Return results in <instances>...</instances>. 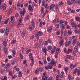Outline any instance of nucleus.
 I'll return each mask as SVG.
<instances>
[{
	"mask_svg": "<svg viewBox=\"0 0 80 80\" xmlns=\"http://www.w3.org/2000/svg\"><path fill=\"white\" fill-rule=\"evenodd\" d=\"M64 52L65 53H66V54H69L71 52H72V51H73V49H69L68 50V51H67L66 48H65L64 49Z\"/></svg>",
	"mask_w": 80,
	"mask_h": 80,
	"instance_id": "obj_1",
	"label": "nucleus"
},
{
	"mask_svg": "<svg viewBox=\"0 0 80 80\" xmlns=\"http://www.w3.org/2000/svg\"><path fill=\"white\" fill-rule=\"evenodd\" d=\"M34 8V7L33 6L30 5L28 6V10H29L30 11H31V12H33Z\"/></svg>",
	"mask_w": 80,
	"mask_h": 80,
	"instance_id": "obj_2",
	"label": "nucleus"
},
{
	"mask_svg": "<svg viewBox=\"0 0 80 80\" xmlns=\"http://www.w3.org/2000/svg\"><path fill=\"white\" fill-rule=\"evenodd\" d=\"M48 64H50L51 65H54V66H56V62H55L54 59H52L50 62V63H48Z\"/></svg>",
	"mask_w": 80,
	"mask_h": 80,
	"instance_id": "obj_3",
	"label": "nucleus"
},
{
	"mask_svg": "<svg viewBox=\"0 0 80 80\" xmlns=\"http://www.w3.org/2000/svg\"><path fill=\"white\" fill-rule=\"evenodd\" d=\"M26 12V10L25 9V8H23V11L22 12L21 11L20 12V13L21 15H22V16H24V15H25V13Z\"/></svg>",
	"mask_w": 80,
	"mask_h": 80,
	"instance_id": "obj_4",
	"label": "nucleus"
},
{
	"mask_svg": "<svg viewBox=\"0 0 80 80\" xmlns=\"http://www.w3.org/2000/svg\"><path fill=\"white\" fill-rule=\"evenodd\" d=\"M46 74L45 73H44L43 74V75H42V80H47V78H47V77L45 76Z\"/></svg>",
	"mask_w": 80,
	"mask_h": 80,
	"instance_id": "obj_5",
	"label": "nucleus"
},
{
	"mask_svg": "<svg viewBox=\"0 0 80 80\" xmlns=\"http://www.w3.org/2000/svg\"><path fill=\"white\" fill-rule=\"evenodd\" d=\"M37 34L36 35V36H42V35L43 33L41 32V31H39L38 32H37Z\"/></svg>",
	"mask_w": 80,
	"mask_h": 80,
	"instance_id": "obj_6",
	"label": "nucleus"
},
{
	"mask_svg": "<svg viewBox=\"0 0 80 80\" xmlns=\"http://www.w3.org/2000/svg\"><path fill=\"white\" fill-rule=\"evenodd\" d=\"M53 71L55 73H56L57 72L58 73V74L60 72V71L57 69H55V68H54L53 69Z\"/></svg>",
	"mask_w": 80,
	"mask_h": 80,
	"instance_id": "obj_7",
	"label": "nucleus"
},
{
	"mask_svg": "<svg viewBox=\"0 0 80 80\" xmlns=\"http://www.w3.org/2000/svg\"><path fill=\"white\" fill-rule=\"evenodd\" d=\"M71 25H72V27H75L74 28V29L77 28V24H75L74 23L72 22L71 23Z\"/></svg>",
	"mask_w": 80,
	"mask_h": 80,
	"instance_id": "obj_8",
	"label": "nucleus"
},
{
	"mask_svg": "<svg viewBox=\"0 0 80 80\" xmlns=\"http://www.w3.org/2000/svg\"><path fill=\"white\" fill-rule=\"evenodd\" d=\"M29 18H30V16H29V15L27 14L25 17V20L26 21H27V20H28Z\"/></svg>",
	"mask_w": 80,
	"mask_h": 80,
	"instance_id": "obj_9",
	"label": "nucleus"
},
{
	"mask_svg": "<svg viewBox=\"0 0 80 80\" xmlns=\"http://www.w3.org/2000/svg\"><path fill=\"white\" fill-rule=\"evenodd\" d=\"M26 33V31L25 30H23L21 34V36L22 37H24L25 35V33Z\"/></svg>",
	"mask_w": 80,
	"mask_h": 80,
	"instance_id": "obj_10",
	"label": "nucleus"
},
{
	"mask_svg": "<svg viewBox=\"0 0 80 80\" xmlns=\"http://www.w3.org/2000/svg\"><path fill=\"white\" fill-rule=\"evenodd\" d=\"M42 50L45 54V55H47V49L46 48H42Z\"/></svg>",
	"mask_w": 80,
	"mask_h": 80,
	"instance_id": "obj_11",
	"label": "nucleus"
},
{
	"mask_svg": "<svg viewBox=\"0 0 80 80\" xmlns=\"http://www.w3.org/2000/svg\"><path fill=\"white\" fill-rule=\"evenodd\" d=\"M52 27L51 26L48 28L47 30V31L48 32H50L52 31Z\"/></svg>",
	"mask_w": 80,
	"mask_h": 80,
	"instance_id": "obj_12",
	"label": "nucleus"
},
{
	"mask_svg": "<svg viewBox=\"0 0 80 80\" xmlns=\"http://www.w3.org/2000/svg\"><path fill=\"white\" fill-rule=\"evenodd\" d=\"M74 50L76 53L78 52V48L77 46H75L74 47Z\"/></svg>",
	"mask_w": 80,
	"mask_h": 80,
	"instance_id": "obj_13",
	"label": "nucleus"
},
{
	"mask_svg": "<svg viewBox=\"0 0 80 80\" xmlns=\"http://www.w3.org/2000/svg\"><path fill=\"white\" fill-rule=\"evenodd\" d=\"M54 7H55V4H53L51 5L50 6V10H52L53 9V8H54Z\"/></svg>",
	"mask_w": 80,
	"mask_h": 80,
	"instance_id": "obj_14",
	"label": "nucleus"
},
{
	"mask_svg": "<svg viewBox=\"0 0 80 80\" xmlns=\"http://www.w3.org/2000/svg\"><path fill=\"white\" fill-rule=\"evenodd\" d=\"M56 77V79H58V78H62V75L60 74V75H57Z\"/></svg>",
	"mask_w": 80,
	"mask_h": 80,
	"instance_id": "obj_15",
	"label": "nucleus"
},
{
	"mask_svg": "<svg viewBox=\"0 0 80 80\" xmlns=\"http://www.w3.org/2000/svg\"><path fill=\"white\" fill-rule=\"evenodd\" d=\"M71 43V42L70 41H68L67 43H66L65 44V47H67L68 45H70V44Z\"/></svg>",
	"mask_w": 80,
	"mask_h": 80,
	"instance_id": "obj_16",
	"label": "nucleus"
},
{
	"mask_svg": "<svg viewBox=\"0 0 80 80\" xmlns=\"http://www.w3.org/2000/svg\"><path fill=\"white\" fill-rule=\"evenodd\" d=\"M67 58L69 59H70L71 60H73V57L70 56L69 55H68V57H67Z\"/></svg>",
	"mask_w": 80,
	"mask_h": 80,
	"instance_id": "obj_17",
	"label": "nucleus"
},
{
	"mask_svg": "<svg viewBox=\"0 0 80 80\" xmlns=\"http://www.w3.org/2000/svg\"><path fill=\"white\" fill-rule=\"evenodd\" d=\"M32 51V50L30 49H29L28 50H27L26 51V54H28V53H29V52H31Z\"/></svg>",
	"mask_w": 80,
	"mask_h": 80,
	"instance_id": "obj_18",
	"label": "nucleus"
},
{
	"mask_svg": "<svg viewBox=\"0 0 80 80\" xmlns=\"http://www.w3.org/2000/svg\"><path fill=\"white\" fill-rule=\"evenodd\" d=\"M14 16H12L11 18V22H9L10 24L11 25H12V23H11L12 22V21H13V18H14Z\"/></svg>",
	"mask_w": 80,
	"mask_h": 80,
	"instance_id": "obj_19",
	"label": "nucleus"
},
{
	"mask_svg": "<svg viewBox=\"0 0 80 80\" xmlns=\"http://www.w3.org/2000/svg\"><path fill=\"white\" fill-rule=\"evenodd\" d=\"M12 54L13 57H15L16 54L15 52V50H12Z\"/></svg>",
	"mask_w": 80,
	"mask_h": 80,
	"instance_id": "obj_20",
	"label": "nucleus"
},
{
	"mask_svg": "<svg viewBox=\"0 0 80 80\" xmlns=\"http://www.w3.org/2000/svg\"><path fill=\"white\" fill-rule=\"evenodd\" d=\"M67 4L68 5H71L72 4V1L68 0L67 1Z\"/></svg>",
	"mask_w": 80,
	"mask_h": 80,
	"instance_id": "obj_21",
	"label": "nucleus"
},
{
	"mask_svg": "<svg viewBox=\"0 0 80 80\" xmlns=\"http://www.w3.org/2000/svg\"><path fill=\"white\" fill-rule=\"evenodd\" d=\"M56 22H59V19L58 18H57V20H56V19H54V20H53V23H55Z\"/></svg>",
	"mask_w": 80,
	"mask_h": 80,
	"instance_id": "obj_22",
	"label": "nucleus"
},
{
	"mask_svg": "<svg viewBox=\"0 0 80 80\" xmlns=\"http://www.w3.org/2000/svg\"><path fill=\"white\" fill-rule=\"evenodd\" d=\"M2 7L4 10H6V7H7V5H6V4H4L2 5Z\"/></svg>",
	"mask_w": 80,
	"mask_h": 80,
	"instance_id": "obj_23",
	"label": "nucleus"
},
{
	"mask_svg": "<svg viewBox=\"0 0 80 80\" xmlns=\"http://www.w3.org/2000/svg\"><path fill=\"white\" fill-rule=\"evenodd\" d=\"M17 61V60L16 59L14 60L13 61H12L11 62V64L12 65H15V62Z\"/></svg>",
	"mask_w": 80,
	"mask_h": 80,
	"instance_id": "obj_24",
	"label": "nucleus"
},
{
	"mask_svg": "<svg viewBox=\"0 0 80 80\" xmlns=\"http://www.w3.org/2000/svg\"><path fill=\"white\" fill-rule=\"evenodd\" d=\"M30 60H31L32 62V66H33L34 65V62H33V58H30Z\"/></svg>",
	"mask_w": 80,
	"mask_h": 80,
	"instance_id": "obj_25",
	"label": "nucleus"
},
{
	"mask_svg": "<svg viewBox=\"0 0 80 80\" xmlns=\"http://www.w3.org/2000/svg\"><path fill=\"white\" fill-rule=\"evenodd\" d=\"M3 46L5 47H6L7 46V41H3Z\"/></svg>",
	"mask_w": 80,
	"mask_h": 80,
	"instance_id": "obj_26",
	"label": "nucleus"
},
{
	"mask_svg": "<svg viewBox=\"0 0 80 80\" xmlns=\"http://www.w3.org/2000/svg\"><path fill=\"white\" fill-rule=\"evenodd\" d=\"M10 66V63H8L6 64L5 67L6 68H8Z\"/></svg>",
	"mask_w": 80,
	"mask_h": 80,
	"instance_id": "obj_27",
	"label": "nucleus"
},
{
	"mask_svg": "<svg viewBox=\"0 0 80 80\" xmlns=\"http://www.w3.org/2000/svg\"><path fill=\"white\" fill-rule=\"evenodd\" d=\"M41 12L42 13H43V12H44V8H43L41 7Z\"/></svg>",
	"mask_w": 80,
	"mask_h": 80,
	"instance_id": "obj_28",
	"label": "nucleus"
},
{
	"mask_svg": "<svg viewBox=\"0 0 80 80\" xmlns=\"http://www.w3.org/2000/svg\"><path fill=\"white\" fill-rule=\"evenodd\" d=\"M21 26H22V22H19L18 25V27H20Z\"/></svg>",
	"mask_w": 80,
	"mask_h": 80,
	"instance_id": "obj_29",
	"label": "nucleus"
},
{
	"mask_svg": "<svg viewBox=\"0 0 80 80\" xmlns=\"http://www.w3.org/2000/svg\"><path fill=\"white\" fill-rule=\"evenodd\" d=\"M68 33L69 35H72V31H71V30H69L68 31Z\"/></svg>",
	"mask_w": 80,
	"mask_h": 80,
	"instance_id": "obj_30",
	"label": "nucleus"
},
{
	"mask_svg": "<svg viewBox=\"0 0 80 80\" xmlns=\"http://www.w3.org/2000/svg\"><path fill=\"white\" fill-rule=\"evenodd\" d=\"M20 60H22V59H23V55H22V54L20 53Z\"/></svg>",
	"mask_w": 80,
	"mask_h": 80,
	"instance_id": "obj_31",
	"label": "nucleus"
},
{
	"mask_svg": "<svg viewBox=\"0 0 80 80\" xmlns=\"http://www.w3.org/2000/svg\"><path fill=\"white\" fill-rule=\"evenodd\" d=\"M75 66H76V65H75L74 66L73 64H71L70 65V68H72V69H73V68L75 67Z\"/></svg>",
	"mask_w": 80,
	"mask_h": 80,
	"instance_id": "obj_32",
	"label": "nucleus"
},
{
	"mask_svg": "<svg viewBox=\"0 0 80 80\" xmlns=\"http://www.w3.org/2000/svg\"><path fill=\"white\" fill-rule=\"evenodd\" d=\"M39 73V69H37V70L35 71V73L36 74H38Z\"/></svg>",
	"mask_w": 80,
	"mask_h": 80,
	"instance_id": "obj_33",
	"label": "nucleus"
},
{
	"mask_svg": "<svg viewBox=\"0 0 80 80\" xmlns=\"http://www.w3.org/2000/svg\"><path fill=\"white\" fill-rule=\"evenodd\" d=\"M77 43V40L76 39H74L72 41V44L74 45V44H75V43Z\"/></svg>",
	"mask_w": 80,
	"mask_h": 80,
	"instance_id": "obj_34",
	"label": "nucleus"
},
{
	"mask_svg": "<svg viewBox=\"0 0 80 80\" xmlns=\"http://www.w3.org/2000/svg\"><path fill=\"white\" fill-rule=\"evenodd\" d=\"M9 18H7V19L4 22V23L5 24H7V23H8V20H9Z\"/></svg>",
	"mask_w": 80,
	"mask_h": 80,
	"instance_id": "obj_35",
	"label": "nucleus"
},
{
	"mask_svg": "<svg viewBox=\"0 0 80 80\" xmlns=\"http://www.w3.org/2000/svg\"><path fill=\"white\" fill-rule=\"evenodd\" d=\"M16 42V40H13L11 42V44L13 45L14 44V43H15Z\"/></svg>",
	"mask_w": 80,
	"mask_h": 80,
	"instance_id": "obj_36",
	"label": "nucleus"
},
{
	"mask_svg": "<svg viewBox=\"0 0 80 80\" xmlns=\"http://www.w3.org/2000/svg\"><path fill=\"white\" fill-rule=\"evenodd\" d=\"M63 41V39H62L61 41L59 42L60 45H62V44H63V43L64 42V41Z\"/></svg>",
	"mask_w": 80,
	"mask_h": 80,
	"instance_id": "obj_37",
	"label": "nucleus"
},
{
	"mask_svg": "<svg viewBox=\"0 0 80 80\" xmlns=\"http://www.w3.org/2000/svg\"><path fill=\"white\" fill-rule=\"evenodd\" d=\"M47 48H48V50H52V47L51 46H48Z\"/></svg>",
	"mask_w": 80,
	"mask_h": 80,
	"instance_id": "obj_38",
	"label": "nucleus"
},
{
	"mask_svg": "<svg viewBox=\"0 0 80 80\" xmlns=\"http://www.w3.org/2000/svg\"><path fill=\"white\" fill-rule=\"evenodd\" d=\"M18 76L19 77H21L22 76V72H19Z\"/></svg>",
	"mask_w": 80,
	"mask_h": 80,
	"instance_id": "obj_39",
	"label": "nucleus"
},
{
	"mask_svg": "<svg viewBox=\"0 0 80 80\" xmlns=\"http://www.w3.org/2000/svg\"><path fill=\"white\" fill-rule=\"evenodd\" d=\"M56 51L57 52H59V53H60V52H61V51L60 50V48H58L56 50Z\"/></svg>",
	"mask_w": 80,
	"mask_h": 80,
	"instance_id": "obj_40",
	"label": "nucleus"
},
{
	"mask_svg": "<svg viewBox=\"0 0 80 80\" xmlns=\"http://www.w3.org/2000/svg\"><path fill=\"white\" fill-rule=\"evenodd\" d=\"M55 52V50L52 49V50H51L50 53H51V54H52L53 53H54Z\"/></svg>",
	"mask_w": 80,
	"mask_h": 80,
	"instance_id": "obj_41",
	"label": "nucleus"
},
{
	"mask_svg": "<svg viewBox=\"0 0 80 80\" xmlns=\"http://www.w3.org/2000/svg\"><path fill=\"white\" fill-rule=\"evenodd\" d=\"M76 20L77 21H80V18L79 17H76Z\"/></svg>",
	"mask_w": 80,
	"mask_h": 80,
	"instance_id": "obj_42",
	"label": "nucleus"
},
{
	"mask_svg": "<svg viewBox=\"0 0 80 80\" xmlns=\"http://www.w3.org/2000/svg\"><path fill=\"white\" fill-rule=\"evenodd\" d=\"M29 56L31 58H32V53H30L29 54Z\"/></svg>",
	"mask_w": 80,
	"mask_h": 80,
	"instance_id": "obj_43",
	"label": "nucleus"
},
{
	"mask_svg": "<svg viewBox=\"0 0 80 80\" xmlns=\"http://www.w3.org/2000/svg\"><path fill=\"white\" fill-rule=\"evenodd\" d=\"M68 67H66L64 68V70L65 72H67V70H68Z\"/></svg>",
	"mask_w": 80,
	"mask_h": 80,
	"instance_id": "obj_44",
	"label": "nucleus"
},
{
	"mask_svg": "<svg viewBox=\"0 0 80 80\" xmlns=\"http://www.w3.org/2000/svg\"><path fill=\"white\" fill-rule=\"evenodd\" d=\"M42 21H41L40 23V24L39 25L40 27H42Z\"/></svg>",
	"mask_w": 80,
	"mask_h": 80,
	"instance_id": "obj_45",
	"label": "nucleus"
},
{
	"mask_svg": "<svg viewBox=\"0 0 80 80\" xmlns=\"http://www.w3.org/2000/svg\"><path fill=\"white\" fill-rule=\"evenodd\" d=\"M4 52L5 53H7V49L5 48H4Z\"/></svg>",
	"mask_w": 80,
	"mask_h": 80,
	"instance_id": "obj_46",
	"label": "nucleus"
},
{
	"mask_svg": "<svg viewBox=\"0 0 80 80\" xmlns=\"http://www.w3.org/2000/svg\"><path fill=\"white\" fill-rule=\"evenodd\" d=\"M39 70L40 72H43V69L42 68H40L39 69Z\"/></svg>",
	"mask_w": 80,
	"mask_h": 80,
	"instance_id": "obj_47",
	"label": "nucleus"
},
{
	"mask_svg": "<svg viewBox=\"0 0 80 80\" xmlns=\"http://www.w3.org/2000/svg\"><path fill=\"white\" fill-rule=\"evenodd\" d=\"M39 64L42 65H43V62H41V61H39Z\"/></svg>",
	"mask_w": 80,
	"mask_h": 80,
	"instance_id": "obj_48",
	"label": "nucleus"
},
{
	"mask_svg": "<svg viewBox=\"0 0 80 80\" xmlns=\"http://www.w3.org/2000/svg\"><path fill=\"white\" fill-rule=\"evenodd\" d=\"M22 53H23L24 52H25V48H24V47H23L22 48Z\"/></svg>",
	"mask_w": 80,
	"mask_h": 80,
	"instance_id": "obj_49",
	"label": "nucleus"
},
{
	"mask_svg": "<svg viewBox=\"0 0 80 80\" xmlns=\"http://www.w3.org/2000/svg\"><path fill=\"white\" fill-rule=\"evenodd\" d=\"M48 43H51V44H52V41H50V39H48Z\"/></svg>",
	"mask_w": 80,
	"mask_h": 80,
	"instance_id": "obj_50",
	"label": "nucleus"
},
{
	"mask_svg": "<svg viewBox=\"0 0 80 80\" xmlns=\"http://www.w3.org/2000/svg\"><path fill=\"white\" fill-rule=\"evenodd\" d=\"M48 67L49 69H52V66L50 65H48Z\"/></svg>",
	"mask_w": 80,
	"mask_h": 80,
	"instance_id": "obj_51",
	"label": "nucleus"
},
{
	"mask_svg": "<svg viewBox=\"0 0 80 80\" xmlns=\"http://www.w3.org/2000/svg\"><path fill=\"white\" fill-rule=\"evenodd\" d=\"M47 60L48 62H50L51 59H50V58L48 57L47 58Z\"/></svg>",
	"mask_w": 80,
	"mask_h": 80,
	"instance_id": "obj_52",
	"label": "nucleus"
},
{
	"mask_svg": "<svg viewBox=\"0 0 80 80\" xmlns=\"http://www.w3.org/2000/svg\"><path fill=\"white\" fill-rule=\"evenodd\" d=\"M9 5H12V0H10L9 1Z\"/></svg>",
	"mask_w": 80,
	"mask_h": 80,
	"instance_id": "obj_53",
	"label": "nucleus"
},
{
	"mask_svg": "<svg viewBox=\"0 0 80 80\" xmlns=\"http://www.w3.org/2000/svg\"><path fill=\"white\" fill-rule=\"evenodd\" d=\"M12 9H9L8 11V13H12Z\"/></svg>",
	"mask_w": 80,
	"mask_h": 80,
	"instance_id": "obj_54",
	"label": "nucleus"
},
{
	"mask_svg": "<svg viewBox=\"0 0 80 80\" xmlns=\"http://www.w3.org/2000/svg\"><path fill=\"white\" fill-rule=\"evenodd\" d=\"M44 63L45 65H47V60H44Z\"/></svg>",
	"mask_w": 80,
	"mask_h": 80,
	"instance_id": "obj_55",
	"label": "nucleus"
},
{
	"mask_svg": "<svg viewBox=\"0 0 80 80\" xmlns=\"http://www.w3.org/2000/svg\"><path fill=\"white\" fill-rule=\"evenodd\" d=\"M62 29H65V25L62 24Z\"/></svg>",
	"mask_w": 80,
	"mask_h": 80,
	"instance_id": "obj_56",
	"label": "nucleus"
},
{
	"mask_svg": "<svg viewBox=\"0 0 80 80\" xmlns=\"http://www.w3.org/2000/svg\"><path fill=\"white\" fill-rule=\"evenodd\" d=\"M32 26L33 27H35V23L33 22H32Z\"/></svg>",
	"mask_w": 80,
	"mask_h": 80,
	"instance_id": "obj_57",
	"label": "nucleus"
},
{
	"mask_svg": "<svg viewBox=\"0 0 80 80\" xmlns=\"http://www.w3.org/2000/svg\"><path fill=\"white\" fill-rule=\"evenodd\" d=\"M17 77V75H14V76L13 77H12V79L15 78H16V77Z\"/></svg>",
	"mask_w": 80,
	"mask_h": 80,
	"instance_id": "obj_58",
	"label": "nucleus"
},
{
	"mask_svg": "<svg viewBox=\"0 0 80 80\" xmlns=\"http://www.w3.org/2000/svg\"><path fill=\"white\" fill-rule=\"evenodd\" d=\"M28 3H26L24 4V6L25 7H27L28 6Z\"/></svg>",
	"mask_w": 80,
	"mask_h": 80,
	"instance_id": "obj_59",
	"label": "nucleus"
},
{
	"mask_svg": "<svg viewBox=\"0 0 80 80\" xmlns=\"http://www.w3.org/2000/svg\"><path fill=\"white\" fill-rule=\"evenodd\" d=\"M56 27L57 28H58L59 27V24H57L56 25Z\"/></svg>",
	"mask_w": 80,
	"mask_h": 80,
	"instance_id": "obj_60",
	"label": "nucleus"
},
{
	"mask_svg": "<svg viewBox=\"0 0 80 80\" xmlns=\"http://www.w3.org/2000/svg\"><path fill=\"white\" fill-rule=\"evenodd\" d=\"M77 46H78V47H79L80 48V42H78L77 43Z\"/></svg>",
	"mask_w": 80,
	"mask_h": 80,
	"instance_id": "obj_61",
	"label": "nucleus"
},
{
	"mask_svg": "<svg viewBox=\"0 0 80 80\" xmlns=\"http://www.w3.org/2000/svg\"><path fill=\"white\" fill-rule=\"evenodd\" d=\"M0 32L1 33H4V31L3 30L1 29V30Z\"/></svg>",
	"mask_w": 80,
	"mask_h": 80,
	"instance_id": "obj_62",
	"label": "nucleus"
},
{
	"mask_svg": "<svg viewBox=\"0 0 80 80\" xmlns=\"http://www.w3.org/2000/svg\"><path fill=\"white\" fill-rule=\"evenodd\" d=\"M6 30L7 32H9V28H6Z\"/></svg>",
	"mask_w": 80,
	"mask_h": 80,
	"instance_id": "obj_63",
	"label": "nucleus"
},
{
	"mask_svg": "<svg viewBox=\"0 0 80 80\" xmlns=\"http://www.w3.org/2000/svg\"><path fill=\"white\" fill-rule=\"evenodd\" d=\"M18 16H19V15H18V13H16V14H15L16 17H17V18L18 17Z\"/></svg>",
	"mask_w": 80,
	"mask_h": 80,
	"instance_id": "obj_64",
	"label": "nucleus"
}]
</instances>
